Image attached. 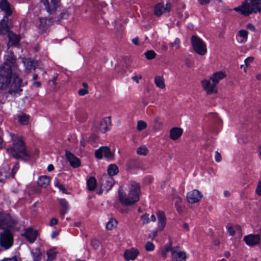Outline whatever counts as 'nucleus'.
Here are the masks:
<instances>
[{"label":"nucleus","mask_w":261,"mask_h":261,"mask_svg":"<svg viewBox=\"0 0 261 261\" xmlns=\"http://www.w3.org/2000/svg\"><path fill=\"white\" fill-rule=\"evenodd\" d=\"M18 65L14 55L8 53L5 62L0 66V90L8 89L11 95L19 94L22 91V80L19 77Z\"/></svg>","instance_id":"nucleus-1"},{"label":"nucleus","mask_w":261,"mask_h":261,"mask_svg":"<svg viewBox=\"0 0 261 261\" xmlns=\"http://www.w3.org/2000/svg\"><path fill=\"white\" fill-rule=\"evenodd\" d=\"M13 142V146L7 148V152L15 159H21L28 161L30 159V154L26 149L25 144L21 137L15 136L14 134H11Z\"/></svg>","instance_id":"nucleus-2"},{"label":"nucleus","mask_w":261,"mask_h":261,"mask_svg":"<svg viewBox=\"0 0 261 261\" xmlns=\"http://www.w3.org/2000/svg\"><path fill=\"white\" fill-rule=\"evenodd\" d=\"M139 192L140 187L139 185L135 181H132L129 191L127 193L123 192L121 187L119 188L118 191L119 200L124 205H132L139 200Z\"/></svg>","instance_id":"nucleus-3"},{"label":"nucleus","mask_w":261,"mask_h":261,"mask_svg":"<svg viewBox=\"0 0 261 261\" xmlns=\"http://www.w3.org/2000/svg\"><path fill=\"white\" fill-rule=\"evenodd\" d=\"M233 10L244 16L261 12V0H245L242 4Z\"/></svg>","instance_id":"nucleus-4"},{"label":"nucleus","mask_w":261,"mask_h":261,"mask_svg":"<svg viewBox=\"0 0 261 261\" xmlns=\"http://www.w3.org/2000/svg\"><path fill=\"white\" fill-rule=\"evenodd\" d=\"M18 222L15 217H12L8 213L0 211V228L7 229L13 227Z\"/></svg>","instance_id":"nucleus-5"},{"label":"nucleus","mask_w":261,"mask_h":261,"mask_svg":"<svg viewBox=\"0 0 261 261\" xmlns=\"http://www.w3.org/2000/svg\"><path fill=\"white\" fill-rule=\"evenodd\" d=\"M191 43L194 51L199 55H204L207 52L205 43L197 36L193 35L191 39Z\"/></svg>","instance_id":"nucleus-6"},{"label":"nucleus","mask_w":261,"mask_h":261,"mask_svg":"<svg viewBox=\"0 0 261 261\" xmlns=\"http://www.w3.org/2000/svg\"><path fill=\"white\" fill-rule=\"evenodd\" d=\"M13 236L8 230L0 233V246L5 250L11 248L13 244Z\"/></svg>","instance_id":"nucleus-7"},{"label":"nucleus","mask_w":261,"mask_h":261,"mask_svg":"<svg viewBox=\"0 0 261 261\" xmlns=\"http://www.w3.org/2000/svg\"><path fill=\"white\" fill-rule=\"evenodd\" d=\"M114 181L112 177L107 174L103 175L100 179V190L98 192L101 194L103 191L108 192L113 187Z\"/></svg>","instance_id":"nucleus-8"},{"label":"nucleus","mask_w":261,"mask_h":261,"mask_svg":"<svg viewBox=\"0 0 261 261\" xmlns=\"http://www.w3.org/2000/svg\"><path fill=\"white\" fill-rule=\"evenodd\" d=\"M44 9L49 14H54L60 6V0H41Z\"/></svg>","instance_id":"nucleus-9"},{"label":"nucleus","mask_w":261,"mask_h":261,"mask_svg":"<svg viewBox=\"0 0 261 261\" xmlns=\"http://www.w3.org/2000/svg\"><path fill=\"white\" fill-rule=\"evenodd\" d=\"M95 154L96 157L99 159H101L103 156L107 159H113L114 156L113 153L110 150V148L107 146L100 147L95 151Z\"/></svg>","instance_id":"nucleus-10"},{"label":"nucleus","mask_w":261,"mask_h":261,"mask_svg":"<svg viewBox=\"0 0 261 261\" xmlns=\"http://www.w3.org/2000/svg\"><path fill=\"white\" fill-rule=\"evenodd\" d=\"M202 193L197 190H193L187 194V200L190 203L199 202L202 198Z\"/></svg>","instance_id":"nucleus-11"},{"label":"nucleus","mask_w":261,"mask_h":261,"mask_svg":"<svg viewBox=\"0 0 261 261\" xmlns=\"http://www.w3.org/2000/svg\"><path fill=\"white\" fill-rule=\"evenodd\" d=\"M0 9L5 13L6 17L12 15L14 11L13 6L7 0L0 1Z\"/></svg>","instance_id":"nucleus-12"},{"label":"nucleus","mask_w":261,"mask_h":261,"mask_svg":"<svg viewBox=\"0 0 261 261\" xmlns=\"http://www.w3.org/2000/svg\"><path fill=\"white\" fill-rule=\"evenodd\" d=\"M22 236H24L30 243H33L36 239L38 231L32 228H28L24 230V232Z\"/></svg>","instance_id":"nucleus-13"},{"label":"nucleus","mask_w":261,"mask_h":261,"mask_svg":"<svg viewBox=\"0 0 261 261\" xmlns=\"http://www.w3.org/2000/svg\"><path fill=\"white\" fill-rule=\"evenodd\" d=\"M171 258L172 261H185L186 254L185 252L174 248L171 250Z\"/></svg>","instance_id":"nucleus-14"},{"label":"nucleus","mask_w":261,"mask_h":261,"mask_svg":"<svg viewBox=\"0 0 261 261\" xmlns=\"http://www.w3.org/2000/svg\"><path fill=\"white\" fill-rule=\"evenodd\" d=\"M66 156L70 163V165L73 168H77L81 166V161L79 158L76 157L71 152L66 151Z\"/></svg>","instance_id":"nucleus-15"},{"label":"nucleus","mask_w":261,"mask_h":261,"mask_svg":"<svg viewBox=\"0 0 261 261\" xmlns=\"http://www.w3.org/2000/svg\"><path fill=\"white\" fill-rule=\"evenodd\" d=\"M260 239L258 234H249L244 238V241L248 246H254L258 244Z\"/></svg>","instance_id":"nucleus-16"},{"label":"nucleus","mask_w":261,"mask_h":261,"mask_svg":"<svg viewBox=\"0 0 261 261\" xmlns=\"http://www.w3.org/2000/svg\"><path fill=\"white\" fill-rule=\"evenodd\" d=\"M202 86L206 92L210 94L217 92L216 87L214 83H211L208 80H204L202 81Z\"/></svg>","instance_id":"nucleus-17"},{"label":"nucleus","mask_w":261,"mask_h":261,"mask_svg":"<svg viewBox=\"0 0 261 261\" xmlns=\"http://www.w3.org/2000/svg\"><path fill=\"white\" fill-rule=\"evenodd\" d=\"M111 126V120L110 117H107L102 119L99 124L98 128L103 133H106L110 129Z\"/></svg>","instance_id":"nucleus-18"},{"label":"nucleus","mask_w":261,"mask_h":261,"mask_svg":"<svg viewBox=\"0 0 261 261\" xmlns=\"http://www.w3.org/2000/svg\"><path fill=\"white\" fill-rule=\"evenodd\" d=\"M59 203L62 207L60 214L62 219L64 218V215L66 214L70 208L69 204L65 199H60L58 200Z\"/></svg>","instance_id":"nucleus-19"},{"label":"nucleus","mask_w":261,"mask_h":261,"mask_svg":"<svg viewBox=\"0 0 261 261\" xmlns=\"http://www.w3.org/2000/svg\"><path fill=\"white\" fill-rule=\"evenodd\" d=\"M170 8V4L167 3L166 7L162 3H159L156 5L154 8V14L159 16L162 15L165 11L169 10Z\"/></svg>","instance_id":"nucleus-20"},{"label":"nucleus","mask_w":261,"mask_h":261,"mask_svg":"<svg viewBox=\"0 0 261 261\" xmlns=\"http://www.w3.org/2000/svg\"><path fill=\"white\" fill-rule=\"evenodd\" d=\"M138 254V251L134 248L125 251L124 256L126 260H134Z\"/></svg>","instance_id":"nucleus-21"},{"label":"nucleus","mask_w":261,"mask_h":261,"mask_svg":"<svg viewBox=\"0 0 261 261\" xmlns=\"http://www.w3.org/2000/svg\"><path fill=\"white\" fill-rule=\"evenodd\" d=\"M50 179L51 178L49 176L46 175L41 176L38 178L37 184L38 186L45 188L49 185Z\"/></svg>","instance_id":"nucleus-22"},{"label":"nucleus","mask_w":261,"mask_h":261,"mask_svg":"<svg viewBox=\"0 0 261 261\" xmlns=\"http://www.w3.org/2000/svg\"><path fill=\"white\" fill-rule=\"evenodd\" d=\"M182 132L181 128L173 127L170 131V137L173 140H176L181 136Z\"/></svg>","instance_id":"nucleus-23"},{"label":"nucleus","mask_w":261,"mask_h":261,"mask_svg":"<svg viewBox=\"0 0 261 261\" xmlns=\"http://www.w3.org/2000/svg\"><path fill=\"white\" fill-rule=\"evenodd\" d=\"M8 20L7 17L4 16L3 19L0 22V35L9 33V27L7 23Z\"/></svg>","instance_id":"nucleus-24"},{"label":"nucleus","mask_w":261,"mask_h":261,"mask_svg":"<svg viewBox=\"0 0 261 261\" xmlns=\"http://www.w3.org/2000/svg\"><path fill=\"white\" fill-rule=\"evenodd\" d=\"M157 216L159 221L158 228L160 230H162L166 223L165 216L163 212L159 211L157 214Z\"/></svg>","instance_id":"nucleus-25"},{"label":"nucleus","mask_w":261,"mask_h":261,"mask_svg":"<svg viewBox=\"0 0 261 261\" xmlns=\"http://www.w3.org/2000/svg\"><path fill=\"white\" fill-rule=\"evenodd\" d=\"M225 76L226 74L224 72L219 71L214 73L211 76L210 79L213 81V83L215 84V86L216 87V84L219 83L220 80L224 79Z\"/></svg>","instance_id":"nucleus-26"},{"label":"nucleus","mask_w":261,"mask_h":261,"mask_svg":"<svg viewBox=\"0 0 261 261\" xmlns=\"http://www.w3.org/2000/svg\"><path fill=\"white\" fill-rule=\"evenodd\" d=\"M10 167L8 165L5 164L2 169H0V181L4 182L8 177Z\"/></svg>","instance_id":"nucleus-27"},{"label":"nucleus","mask_w":261,"mask_h":261,"mask_svg":"<svg viewBox=\"0 0 261 261\" xmlns=\"http://www.w3.org/2000/svg\"><path fill=\"white\" fill-rule=\"evenodd\" d=\"M248 33L245 30H241L239 32L238 35L237 36V39L240 43L245 42L247 39Z\"/></svg>","instance_id":"nucleus-28"},{"label":"nucleus","mask_w":261,"mask_h":261,"mask_svg":"<svg viewBox=\"0 0 261 261\" xmlns=\"http://www.w3.org/2000/svg\"><path fill=\"white\" fill-rule=\"evenodd\" d=\"M227 230L230 236H234L235 234H241V227L239 225L228 226Z\"/></svg>","instance_id":"nucleus-29"},{"label":"nucleus","mask_w":261,"mask_h":261,"mask_svg":"<svg viewBox=\"0 0 261 261\" xmlns=\"http://www.w3.org/2000/svg\"><path fill=\"white\" fill-rule=\"evenodd\" d=\"M154 82L158 88L164 89L165 87V80L163 76L156 75L154 77Z\"/></svg>","instance_id":"nucleus-30"},{"label":"nucleus","mask_w":261,"mask_h":261,"mask_svg":"<svg viewBox=\"0 0 261 261\" xmlns=\"http://www.w3.org/2000/svg\"><path fill=\"white\" fill-rule=\"evenodd\" d=\"M8 37L9 39V42L12 44H17L18 43L20 40L19 36L14 34L13 32H9L8 33Z\"/></svg>","instance_id":"nucleus-31"},{"label":"nucleus","mask_w":261,"mask_h":261,"mask_svg":"<svg viewBox=\"0 0 261 261\" xmlns=\"http://www.w3.org/2000/svg\"><path fill=\"white\" fill-rule=\"evenodd\" d=\"M96 180L94 177H90L87 180V186L89 191H93L96 186Z\"/></svg>","instance_id":"nucleus-32"},{"label":"nucleus","mask_w":261,"mask_h":261,"mask_svg":"<svg viewBox=\"0 0 261 261\" xmlns=\"http://www.w3.org/2000/svg\"><path fill=\"white\" fill-rule=\"evenodd\" d=\"M23 64L27 70L30 71L32 69H35L36 63L30 59H26L23 61Z\"/></svg>","instance_id":"nucleus-33"},{"label":"nucleus","mask_w":261,"mask_h":261,"mask_svg":"<svg viewBox=\"0 0 261 261\" xmlns=\"http://www.w3.org/2000/svg\"><path fill=\"white\" fill-rule=\"evenodd\" d=\"M108 175L111 177L116 175L118 172V168L115 164H111L108 168Z\"/></svg>","instance_id":"nucleus-34"},{"label":"nucleus","mask_w":261,"mask_h":261,"mask_svg":"<svg viewBox=\"0 0 261 261\" xmlns=\"http://www.w3.org/2000/svg\"><path fill=\"white\" fill-rule=\"evenodd\" d=\"M117 224V221L114 218L110 219L109 222L106 224V228L108 230H111L113 229Z\"/></svg>","instance_id":"nucleus-35"},{"label":"nucleus","mask_w":261,"mask_h":261,"mask_svg":"<svg viewBox=\"0 0 261 261\" xmlns=\"http://www.w3.org/2000/svg\"><path fill=\"white\" fill-rule=\"evenodd\" d=\"M37 25L42 31H44L46 29L47 20L44 18H39Z\"/></svg>","instance_id":"nucleus-36"},{"label":"nucleus","mask_w":261,"mask_h":261,"mask_svg":"<svg viewBox=\"0 0 261 261\" xmlns=\"http://www.w3.org/2000/svg\"><path fill=\"white\" fill-rule=\"evenodd\" d=\"M34 261H40L41 259V253L38 249H35L31 252Z\"/></svg>","instance_id":"nucleus-37"},{"label":"nucleus","mask_w":261,"mask_h":261,"mask_svg":"<svg viewBox=\"0 0 261 261\" xmlns=\"http://www.w3.org/2000/svg\"><path fill=\"white\" fill-rule=\"evenodd\" d=\"M19 122L22 125L28 124L29 120V116L27 115H20L18 117Z\"/></svg>","instance_id":"nucleus-38"},{"label":"nucleus","mask_w":261,"mask_h":261,"mask_svg":"<svg viewBox=\"0 0 261 261\" xmlns=\"http://www.w3.org/2000/svg\"><path fill=\"white\" fill-rule=\"evenodd\" d=\"M57 253L54 249H50L47 252V260H53L56 257Z\"/></svg>","instance_id":"nucleus-39"},{"label":"nucleus","mask_w":261,"mask_h":261,"mask_svg":"<svg viewBox=\"0 0 261 261\" xmlns=\"http://www.w3.org/2000/svg\"><path fill=\"white\" fill-rule=\"evenodd\" d=\"M173 200L175 201V205L177 207V210L178 211H180V202H181V198L177 195H174Z\"/></svg>","instance_id":"nucleus-40"},{"label":"nucleus","mask_w":261,"mask_h":261,"mask_svg":"<svg viewBox=\"0 0 261 261\" xmlns=\"http://www.w3.org/2000/svg\"><path fill=\"white\" fill-rule=\"evenodd\" d=\"M137 152L139 155H145L148 152V149L145 146H142L137 149Z\"/></svg>","instance_id":"nucleus-41"},{"label":"nucleus","mask_w":261,"mask_h":261,"mask_svg":"<svg viewBox=\"0 0 261 261\" xmlns=\"http://www.w3.org/2000/svg\"><path fill=\"white\" fill-rule=\"evenodd\" d=\"M172 249H174V248H172L171 245H169L167 247L163 248L161 249V251L162 256L164 258H166L168 252L170 251L171 252V250Z\"/></svg>","instance_id":"nucleus-42"},{"label":"nucleus","mask_w":261,"mask_h":261,"mask_svg":"<svg viewBox=\"0 0 261 261\" xmlns=\"http://www.w3.org/2000/svg\"><path fill=\"white\" fill-rule=\"evenodd\" d=\"M144 55L148 60H152L155 58L156 54L153 50H150L146 52Z\"/></svg>","instance_id":"nucleus-43"},{"label":"nucleus","mask_w":261,"mask_h":261,"mask_svg":"<svg viewBox=\"0 0 261 261\" xmlns=\"http://www.w3.org/2000/svg\"><path fill=\"white\" fill-rule=\"evenodd\" d=\"M171 45L173 48H174L175 49H178L180 47V41L178 38H176L174 42L171 43Z\"/></svg>","instance_id":"nucleus-44"},{"label":"nucleus","mask_w":261,"mask_h":261,"mask_svg":"<svg viewBox=\"0 0 261 261\" xmlns=\"http://www.w3.org/2000/svg\"><path fill=\"white\" fill-rule=\"evenodd\" d=\"M55 185L56 187L58 188L60 190L63 192L64 193H66L67 192V190L65 188L59 181L58 179H55Z\"/></svg>","instance_id":"nucleus-45"},{"label":"nucleus","mask_w":261,"mask_h":261,"mask_svg":"<svg viewBox=\"0 0 261 261\" xmlns=\"http://www.w3.org/2000/svg\"><path fill=\"white\" fill-rule=\"evenodd\" d=\"M147 124L143 121L140 120L137 123V129L138 130L141 131L146 128Z\"/></svg>","instance_id":"nucleus-46"},{"label":"nucleus","mask_w":261,"mask_h":261,"mask_svg":"<svg viewBox=\"0 0 261 261\" xmlns=\"http://www.w3.org/2000/svg\"><path fill=\"white\" fill-rule=\"evenodd\" d=\"M141 221L143 224H146L148 223L150 220L149 217V214H145L143 215L141 218Z\"/></svg>","instance_id":"nucleus-47"},{"label":"nucleus","mask_w":261,"mask_h":261,"mask_svg":"<svg viewBox=\"0 0 261 261\" xmlns=\"http://www.w3.org/2000/svg\"><path fill=\"white\" fill-rule=\"evenodd\" d=\"M154 245L150 242H147L145 246V249L148 251H152L154 249Z\"/></svg>","instance_id":"nucleus-48"},{"label":"nucleus","mask_w":261,"mask_h":261,"mask_svg":"<svg viewBox=\"0 0 261 261\" xmlns=\"http://www.w3.org/2000/svg\"><path fill=\"white\" fill-rule=\"evenodd\" d=\"M253 60V58L252 57H248L244 61V63L245 64V67H244V71H246V68L248 67L250 64L252 62Z\"/></svg>","instance_id":"nucleus-49"},{"label":"nucleus","mask_w":261,"mask_h":261,"mask_svg":"<svg viewBox=\"0 0 261 261\" xmlns=\"http://www.w3.org/2000/svg\"><path fill=\"white\" fill-rule=\"evenodd\" d=\"M255 192L258 196H261V180L258 183L255 190Z\"/></svg>","instance_id":"nucleus-50"},{"label":"nucleus","mask_w":261,"mask_h":261,"mask_svg":"<svg viewBox=\"0 0 261 261\" xmlns=\"http://www.w3.org/2000/svg\"><path fill=\"white\" fill-rule=\"evenodd\" d=\"M18 168H19L18 164H16L14 166V167H13V169L12 170V173H11L12 175L11 176H12V177H14L15 174L16 172V171L18 170Z\"/></svg>","instance_id":"nucleus-51"},{"label":"nucleus","mask_w":261,"mask_h":261,"mask_svg":"<svg viewBox=\"0 0 261 261\" xmlns=\"http://www.w3.org/2000/svg\"><path fill=\"white\" fill-rule=\"evenodd\" d=\"M78 93L80 96H84L85 95L88 94L89 91L87 89H81L79 90Z\"/></svg>","instance_id":"nucleus-52"},{"label":"nucleus","mask_w":261,"mask_h":261,"mask_svg":"<svg viewBox=\"0 0 261 261\" xmlns=\"http://www.w3.org/2000/svg\"><path fill=\"white\" fill-rule=\"evenodd\" d=\"M215 159L217 162H219L221 160V155L218 151L215 152Z\"/></svg>","instance_id":"nucleus-53"},{"label":"nucleus","mask_w":261,"mask_h":261,"mask_svg":"<svg viewBox=\"0 0 261 261\" xmlns=\"http://www.w3.org/2000/svg\"><path fill=\"white\" fill-rule=\"evenodd\" d=\"M91 244L94 249L97 248L99 246V242L96 240H93L91 241Z\"/></svg>","instance_id":"nucleus-54"},{"label":"nucleus","mask_w":261,"mask_h":261,"mask_svg":"<svg viewBox=\"0 0 261 261\" xmlns=\"http://www.w3.org/2000/svg\"><path fill=\"white\" fill-rule=\"evenodd\" d=\"M57 223H58V220L56 218H53L50 220V226H53L54 225L57 224Z\"/></svg>","instance_id":"nucleus-55"},{"label":"nucleus","mask_w":261,"mask_h":261,"mask_svg":"<svg viewBox=\"0 0 261 261\" xmlns=\"http://www.w3.org/2000/svg\"><path fill=\"white\" fill-rule=\"evenodd\" d=\"M2 261H18V260L16 257L14 256L11 258H5Z\"/></svg>","instance_id":"nucleus-56"},{"label":"nucleus","mask_w":261,"mask_h":261,"mask_svg":"<svg viewBox=\"0 0 261 261\" xmlns=\"http://www.w3.org/2000/svg\"><path fill=\"white\" fill-rule=\"evenodd\" d=\"M247 28L252 31H254L255 30V27L251 23L248 24Z\"/></svg>","instance_id":"nucleus-57"},{"label":"nucleus","mask_w":261,"mask_h":261,"mask_svg":"<svg viewBox=\"0 0 261 261\" xmlns=\"http://www.w3.org/2000/svg\"><path fill=\"white\" fill-rule=\"evenodd\" d=\"M142 76H134L132 77V79L135 81L137 83H139V80L142 79Z\"/></svg>","instance_id":"nucleus-58"},{"label":"nucleus","mask_w":261,"mask_h":261,"mask_svg":"<svg viewBox=\"0 0 261 261\" xmlns=\"http://www.w3.org/2000/svg\"><path fill=\"white\" fill-rule=\"evenodd\" d=\"M210 0H198L199 3L202 5L209 3Z\"/></svg>","instance_id":"nucleus-59"},{"label":"nucleus","mask_w":261,"mask_h":261,"mask_svg":"<svg viewBox=\"0 0 261 261\" xmlns=\"http://www.w3.org/2000/svg\"><path fill=\"white\" fill-rule=\"evenodd\" d=\"M132 42L135 44V45H138V37H135L134 38H133L132 39Z\"/></svg>","instance_id":"nucleus-60"},{"label":"nucleus","mask_w":261,"mask_h":261,"mask_svg":"<svg viewBox=\"0 0 261 261\" xmlns=\"http://www.w3.org/2000/svg\"><path fill=\"white\" fill-rule=\"evenodd\" d=\"M223 195L225 197H228L230 195V193L229 191L226 190L224 191Z\"/></svg>","instance_id":"nucleus-61"},{"label":"nucleus","mask_w":261,"mask_h":261,"mask_svg":"<svg viewBox=\"0 0 261 261\" xmlns=\"http://www.w3.org/2000/svg\"><path fill=\"white\" fill-rule=\"evenodd\" d=\"M182 228L186 231L189 230V227L187 223H184L182 225Z\"/></svg>","instance_id":"nucleus-62"},{"label":"nucleus","mask_w":261,"mask_h":261,"mask_svg":"<svg viewBox=\"0 0 261 261\" xmlns=\"http://www.w3.org/2000/svg\"><path fill=\"white\" fill-rule=\"evenodd\" d=\"M156 233H157V231H154L152 232V234H150L149 235V237L150 238H152V239H153L156 235Z\"/></svg>","instance_id":"nucleus-63"},{"label":"nucleus","mask_w":261,"mask_h":261,"mask_svg":"<svg viewBox=\"0 0 261 261\" xmlns=\"http://www.w3.org/2000/svg\"><path fill=\"white\" fill-rule=\"evenodd\" d=\"M54 169V166L51 164H50L47 167V170L49 172L53 171Z\"/></svg>","instance_id":"nucleus-64"}]
</instances>
